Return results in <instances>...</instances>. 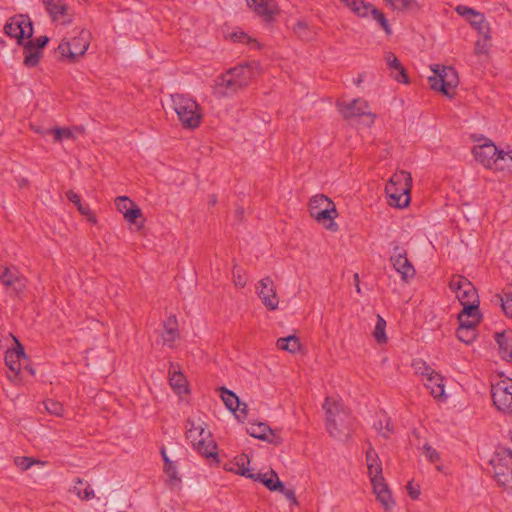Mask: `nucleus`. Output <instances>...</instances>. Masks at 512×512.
I'll return each mask as SVG.
<instances>
[{
    "label": "nucleus",
    "instance_id": "f257e3e1",
    "mask_svg": "<svg viewBox=\"0 0 512 512\" xmlns=\"http://www.w3.org/2000/svg\"><path fill=\"white\" fill-rule=\"evenodd\" d=\"M323 409L329 434L339 440L348 438L353 429L354 419L343 402L336 397H326Z\"/></svg>",
    "mask_w": 512,
    "mask_h": 512
},
{
    "label": "nucleus",
    "instance_id": "f03ea898",
    "mask_svg": "<svg viewBox=\"0 0 512 512\" xmlns=\"http://www.w3.org/2000/svg\"><path fill=\"white\" fill-rule=\"evenodd\" d=\"M366 466L367 474L377 501L386 511L393 509L395 500L383 477L382 461L376 450L371 446L366 451Z\"/></svg>",
    "mask_w": 512,
    "mask_h": 512
},
{
    "label": "nucleus",
    "instance_id": "7ed1b4c3",
    "mask_svg": "<svg viewBox=\"0 0 512 512\" xmlns=\"http://www.w3.org/2000/svg\"><path fill=\"white\" fill-rule=\"evenodd\" d=\"M256 64L239 65L219 76L214 85L218 96H230L246 87L256 76Z\"/></svg>",
    "mask_w": 512,
    "mask_h": 512
},
{
    "label": "nucleus",
    "instance_id": "20e7f679",
    "mask_svg": "<svg viewBox=\"0 0 512 512\" xmlns=\"http://www.w3.org/2000/svg\"><path fill=\"white\" fill-rule=\"evenodd\" d=\"M90 45V33L82 28L73 29L58 45L57 51L63 61L72 63L84 56Z\"/></svg>",
    "mask_w": 512,
    "mask_h": 512
},
{
    "label": "nucleus",
    "instance_id": "39448f33",
    "mask_svg": "<svg viewBox=\"0 0 512 512\" xmlns=\"http://www.w3.org/2000/svg\"><path fill=\"white\" fill-rule=\"evenodd\" d=\"M186 428V437L197 452L207 458L217 455V446L200 418L189 419Z\"/></svg>",
    "mask_w": 512,
    "mask_h": 512
},
{
    "label": "nucleus",
    "instance_id": "423d86ee",
    "mask_svg": "<svg viewBox=\"0 0 512 512\" xmlns=\"http://www.w3.org/2000/svg\"><path fill=\"white\" fill-rule=\"evenodd\" d=\"M172 108L184 128L196 129L202 122V111L196 100L183 95H171Z\"/></svg>",
    "mask_w": 512,
    "mask_h": 512
},
{
    "label": "nucleus",
    "instance_id": "0eeeda50",
    "mask_svg": "<svg viewBox=\"0 0 512 512\" xmlns=\"http://www.w3.org/2000/svg\"><path fill=\"white\" fill-rule=\"evenodd\" d=\"M411 186L412 177L409 172L404 170L395 172L385 186V192L389 197V204L396 208L408 206Z\"/></svg>",
    "mask_w": 512,
    "mask_h": 512
},
{
    "label": "nucleus",
    "instance_id": "6e6552de",
    "mask_svg": "<svg viewBox=\"0 0 512 512\" xmlns=\"http://www.w3.org/2000/svg\"><path fill=\"white\" fill-rule=\"evenodd\" d=\"M493 477L509 492H512V449L499 446L489 460Z\"/></svg>",
    "mask_w": 512,
    "mask_h": 512
},
{
    "label": "nucleus",
    "instance_id": "1a4fd4ad",
    "mask_svg": "<svg viewBox=\"0 0 512 512\" xmlns=\"http://www.w3.org/2000/svg\"><path fill=\"white\" fill-rule=\"evenodd\" d=\"M310 215L326 230L336 232L339 229L335 218L338 216L334 202L323 194L315 195L309 203Z\"/></svg>",
    "mask_w": 512,
    "mask_h": 512
},
{
    "label": "nucleus",
    "instance_id": "9d476101",
    "mask_svg": "<svg viewBox=\"0 0 512 512\" xmlns=\"http://www.w3.org/2000/svg\"><path fill=\"white\" fill-rule=\"evenodd\" d=\"M430 68L433 72V75L428 77L430 87L449 98L453 97L459 84L457 71L451 66H441L439 64H433Z\"/></svg>",
    "mask_w": 512,
    "mask_h": 512
},
{
    "label": "nucleus",
    "instance_id": "9b49d317",
    "mask_svg": "<svg viewBox=\"0 0 512 512\" xmlns=\"http://www.w3.org/2000/svg\"><path fill=\"white\" fill-rule=\"evenodd\" d=\"M415 369L422 376L423 384L429 390L431 396L439 402H445L448 395L445 392L443 376L425 363H416Z\"/></svg>",
    "mask_w": 512,
    "mask_h": 512
},
{
    "label": "nucleus",
    "instance_id": "f8f14e48",
    "mask_svg": "<svg viewBox=\"0 0 512 512\" xmlns=\"http://www.w3.org/2000/svg\"><path fill=\"white\" fill-rule=\"evenodd\" d=\"M449 289L453 292L462 306L479 305L476 288L467 278L454 275L449 281Z\"/></svg>",
    "mask_w": 512,
    "mask_h": 512
},
{
    "label": "nucleus",
    "instance_id": "ddd939ff",
    "mask_svg": "<svg viewBox=\"0 0 512 512\" xmlns=\"http://www.w3.org/2000/svg\"><path fill=\"white\" fill-rule=\"evenodd\" d=\"M246 462L248 463V458L246 455L237 457L235 463L237 469L235 472L262 483L270 491H277V489L283 488V483L280 481L278 475L273 470L264 473L253 474L250 472V469L245 466Z\"/></svg>",
    "mask_w": 512,
    "mask_h": 512
},
{
    "label": "nucleus",
    "instance_id": "4468645a",
    "mask_svg": "<svg viewBox=\"0 0 512 512\" xmlns=\"http://www.w3.org/2000/svg\"><path fill=\"white\" fill-rule=\"evenodd\" d=\"M4 32L22 45L26 39H30L33 35L32 21L26 15H15L6 22Z\"/></svg>",
    "mask_w": 512,
    "mask_h": 512
},
{
    "label": "nucleus",
    "instance_id": "2eb2a0df",
    "mask_svg": "<svg viewBox=\"0 0 512 512\" xmlns=\"http://www.w3.org/2000/svg\"><path fill=\"white\" fill-rule=\"evenodd\" d=\"M338 110L346 118L363 117V122L371 126L375 121V114L369 111V104L366 100L358 98L350 102L338 103Z\"/></svg>",
    "mask_w": 512,
    "mask_h": 512
},
{
    "label": "nucleus",
    "instance_id": "dca6fc26",
    "mask_svg": "<svg viewBox=\"0 0 512 512\" xmlns=\"http://www.w3.org/2000/svg\"><path fill=\"white\" fill-rule=\"evenodd\" d=\"M492 400L502 413H512V379L506 378L492 385Z\"/></svg>",
    "mask_w": 512,
    "mask_h": 512
},
{
    "label": "nucleus",
    "instance_id": "f3484780",
    "mask_svg": "<svg viewBox=\"0 0 512 512\" xmlns=\"http://www.w3.org/2000/svg\"><path fill=\"white\" fill-rule=\"evenodd\" d=\"M390 263L403 282L408 283L415 277L416 270L408 259L405 248L395 245L390 256Z\"/></svg>",
    "mask_w": 512,
    "mask_h": 512
},
{
    "label": "nucleus",
    "instance_id": "a211bd4d",
    "mask_svg": "<svg viewBox=\"0 0 512 512\" xmlns=\"http://www.w3.org/2000/svg\"><path fill=\"white\" fill-rule=\"evenodd\" d=\"M499 151L498 147L491 140L484 138L482 143L473 147L472 154L479 164L493 171Z\"/></svg>",
    "mask_w": 512,
    "mask_h": 512
},
{
    "label": "nucleus",
    "instance_id": "6ab92c4d",
    "mask_svg": "<svg viewBox=\"0 0 512 512\" xmlns=\"http://www.w3.org/2000/svg\"><path fill=\"white\" fill-rule=\"evenodd\" d=\"M0 282L19 295L26 290L28 280L17 267L0 265Z\"/></svg>",
    "mask_w": 512,
    "mask_h": 512
},
{
    "label": "nucleus",
    "instance_id": "aec40b11",
    "mask_svg": "<svg viewBox=\"0 0 512 512\" xmlns=\"http://www.w3.org/2000/svg\"><path fill=\"white\" fill-rule=\"evenodd\" d=\"M256 293L262 304L270 311H275L279 307V296L276 292L274 281L270 277L260 279L255 286Z\"/></svg>",
    "mask_w": 512,
    "mask_h": 512
},
{
    "label": "nucleus",
    "instance_id": "412c9836",
    "mask_svg": "<svg viewBox=\"0 0 512 512\" xmlns=\"http://www.w3.org/2000/svg\"><path fill=\"white\" fill-rule=\"evenodd\" d=\"M46 12L52 22L59 25H68L73 21V16L65 0H42Z\"/></svg>",
    "mask_w": 512,
    "mask_h": 512
},
{
    "label": "nucleus",
    "instance_id": "4be33fe9",
    "mask_svg": "<svg viewBox=\"0 0 512 512\" xmlns=\"http://www.w3.org/2000/svg\"><path fill=\"white\" fill-rule=\"evenodd\" d=\"M220 397L224 402L227 409L234 413L239 421H244L247 418V405L241 404L238 396L232 391L221 387Z\"/></svg>",
    "mask_w": 512,
    "mask_h": 512
},
{
    "label": "nucleus",
    "instance_id": "5701e85b",
    "mask_svg": "<svg viewBox=\"0 0 512 512\" xmlns=\"http://www.w3.org/2000/svg\"><path fill=\"white\" fill-rule=\"evenodd\" d=\"M247 6L265 21H271L278 13V6L274 0H246Z\"/></svg>",
    "mask_w": 512,
    "mask_h": 512
},
{
    "label": "nucleus",
    "instance_id": "b1692460",
    "mask_svg": "<svg viewBox=\"0 0 512 512\" xmlns=\"http://www.w3.org/2000/svg\"><path fill=\"white\" fill-rule=\"evenodd\" d=\"M16 347L9 349L5 354V363L9 370L17 376L21 370V360L25 359L22 345L15 339Z\"/></svg>",
    "mask_w": 512,
    "mask_h": 512
},
{
    "label": "nucleus",
    "instance_id": "393cba45",
    "mask_svg": "<svg viewBox=\"0 0 512 512\" xmlns=\"http://www.w3.org/2000/svg\"><path fill=\"white\" fill-rule=\"evenodd\" d=\"M482 315L479 305L463 306L462 311L458 314L459 325L477 328L481 322Z\"/></svg>",
    "mask_w": 512,
    "mask_h": 512
},
{
    "label": "nucleus",
    "instance_id": "a878e982",
    "mask_svg": "<svg viewBox=\"0 0 512 512\" xmlns=\"http://www.w3.org/2000/svg\"><path fill=\"white\" fill-rule=\"evenodd\" d=\"M385 61L390 69L391 76L399 83L408 84L409 78L406 70L400 61L397 59L395 54L388 52L385 56Z\"/></svg>",
    "mask_w": 512,
    "mask_h": 512
},
{
    "label": "nucleus",
    "instance_id": "bb28decb",
    "mask_svg": "<svg viewBox=\"0 0 512 512\" xmlns=\"http://www.w3.org/2000/svg\"><path fill=\"white\" fill-rule=\"evenodd\" d=\"M169 383L171 388L178 395L188 393V383L184 374L174 365H170Z\"/></svg>",
    "mask_w": 512,
    "mask_h": 512
},
{
    "label": "nucleus",
    "instance_id": "cd10ccee",
    "mask_svg": "<svg viewBox=\"0 0 512 512\" xmlns=\"http://www.w3.org/2000/svg\"><path fill=\"white\" fill-rule=\"evenodd\" d=\"M495 341L501 358L506 361L512 360V333L510 331L497 332Z\"/></svg>",
    "mask_w": 512,
    "mask_h": 512
},
{
    "label": "nucleus",
    "instance_id": "c85d7f7f",
    "mask_svg": "<svg viewBox=\"0 0 512 512\" xmlns=\"http://www.w3.org/2000/svg\"><path fill=\"white\" fill-rule=\"evenodd\" d=\"M178 338V324L176 319L171 317L164 324V330L161 334L162 344L169 348H173Z\"/></svg>",
    "mask_w": 512,
    "mask_h": 512
},
{
    "label": "nucleus",
    "instance_id": "c756f323",
    "mask_svg": "<svg viewBox=\"0 0 512 512\" xmlns=\"http://www.w3.org/2000/svg\"><path fill=\"white\" fill-rule=\"evenodd\" d=\"M160 454L164 462L163 471L165 475L168 477L170 483H179L181 481V478L178 473L177 465L168 457L166 448L164 446L160 448Z\"/></svg>",
    "mask_w": 512,
    "mask_h": 512
},
{
    "label": "nucleus",
    "instance_id": "7c9ffc66",
    "mask_svg": "<svg viewBox=\"0 0 512 512\" xmlns=\"http://www.w3.org/2000/svg\"><path fill=\"white\" fill-rule=\"evenodd\" d=\"M247 432L254 438L272 441L273 432L265 423H251L247 427Z\"/></svg>",
    "mask_w": 512,
    "mask_h": 512
},
{
    "label": "nucleus",
    "instance_id": "2f4dec72",
    "mask_svg": "<svg viewBox=\"0 0 512 512\" xmlns=\"http://www.w3.org/2000/svg\"><path fill=\"white\" fill-rule=\"evenodd\" d=\"M42 57V51L37 47H33L31 41L24 44V65L27 67H35L38 65Z\"/></svg>",
    "mask_w": 512,
    "mask_h": 512
},
{
    "label": "nucleus",
    "instance_id": "473e14b6",
    "mask_svg": "<svg viewBox=\"0 0 512 512\" xmlns=\"http://www.w3.org/2000/svg\"><path fill=\"white\" fill-rule=\"evenodd\" d=\"M372 6L373 5L371 3L366 2L365 0H351L345 5L351 13L359 18H367Z\"/></svg>",
    "mask_w": 512,
    "mask_h": 512
},
{
    "label": "nucleus",
    "instance_id": "72a5a7b5",
    "mask_svg": "<svg viewBox=\"0 0 512 512\" xmlns=\"http://www.w3.org/2000/svg\"><path fill=\"white\" fill-rule=\"evenodd\" d=\"M495 172H507L512 173V150L508 149L500 150L498 159L495 165L494 170Z\"/></svg>",
    "mask_w": 512,
    "mask_h": 512
},
{
    "label": "nucleus",
    "instance_id": "f704fd0d",
    "mask_svg": "<svg viewBox=\"0 0 512 512\" xmlns=\"http://www.w3.org/2000/svg\"><path fill=\"white\" fill-rule=\"evenodd\" d=\"M276 346L280 350L296 353L300 350V341L297 336L289 335L287 337L279 338L276 342Z\"/></svg>",
    "mask_w": 512,
    "mask_h": 512
},
{
    "label": "nucleus",
    "instance_id": "c9c22d12",
    "mask_svg": "<svg viewBox=\"0 0 512 512\" xmlns=\"http://www.w3.org/2000/svg\"><path fill=\"white\" fill-rule=\"evenodd\" d=\"M369 16L372 17V19L379 25V27L385 32L387 36L392 35L393 31L391 25L389 24L388 19L381 10H379L375 6H372V8L369 11Z\"/></svg>",
    "mask_w": 512,
    "mask_h": 512
},
{
    "label": "nucleus",
    "instance_id": "e433bc0d",
    "mask_svg": "<svg viewBox=\"0 0 512 512\" xmlns=\"http://www.w3.org/2000/svg\"><path fill=\"white\" fill-rule=\"evenodd\" d=\"M456 336L459 341L469 345L477 338V328L459 325L456 330Z\"/></svg>",
    "mask_w": 512,
    "mask_h": 512
},
{
    "label": "nucleus",
    "instance_id": "4c0bfd02",
    "mask_svg": "<svg viewBox=\"0 0 512 512\" xmlns=\"http://www.w3.org/2000/svg\"><path fill=\"white\" fill-rule=\"evenodd\" d=\"M373 337L379 344H384L387 342L386 321L380 315H377V320L373 330Z\"/></svg>",
    "mask_w": 512,
    "mask_h": 512
},
{
    "label": "nucleus",
    "instance_id": "58836bf2",
    "mask_svg": "<svg viewBox=\"0 0 512 512\" xmlns=\"http://www.w3.org/2000/svg\"><path fill=\"white\" fill-rule=\"evenodd\" d=\"M395 11H408L418 7L416 0H384Z\"/></svg>",
    "mask_w": 512,
    "mask_h": 512
},
{
    "label": "nucleus",
    "instance_id": "ea45409f",
    "mask_svg": "<svg viewBox=\"0 0 512 512\" xmlns=\"http://www.w3.org/2000/svg\"><path fill=\"white\" fill-rule=\"evenodd\" d=\"M422 454L425 456V458L430 463L435 464L437 471L441 472L443 470L442 465L439 464L441 457H440L439 452L436 449H434L432 446H430L428 444H425L422 447Z\"/></svg>",
    "mask_w": 512,
    "mask_h": 512
},
{
    "label": "nucleus",
    "instance_id": "a19ab883",
    "mask_svg": "<svg viewBox=\"0 0 512 512\" xmlns=\"http://www.w3.org/2000/svg\"><path fill=\"white\" fill-rule=\"evenodd\" d=\"M83 481L81 479H77L76 485L73 488L74 493L82 500H90L95 497L94 490L90 485H86L84 488Z\"/></svg>",
    "mask_w": 512,
    "mask_h": 512
},
{
    "label": "nucleus",
    "instance_id": "79ce46f5",
    "mask_svg": "<svg viewBox=\"0 0 512 512\" xmlns=\"http://www.w3.org/2000/svg\"><path fill=\"white\" fill-rule=\"evenodd\" d=\"M374 428L379 435L384 438H388L393 430L390 425V420L385 415L381 416L375 423Z\"/></svg>",
    "mask_w": 512,
    "mask_h": 512
},
{
    "label": "nucleus",
    "instance_id": "37998d69",
    "mask_svg": "<svg viewBox=\"0 0 512 512\" xmlns=\"http://www.w3.org/2000/svg\"><path fill=\"white\" fill-rule=\"evenodd\" d=\"M74 131L75 130L67 127H56L51 129V135H53L55 142H61L66 139L75 138Z\"/></svg>",
    "mask_w": 512,
    "mask_h": 512
},
{
    "label": "nucleus",
    "instance_id": "c03bdc74",
    "mask_svg": "<svg viewBox=\"0 0 512 512\" xmlns=\"http://www.w3.org/2000/svg\"><path fill=\"white\" fill-rule=\"evenodd\" d=\"M44 407H45L46 411L52 415H55L58 417L63 416V412H64L63 405L56 400L48 399V400L44 401Z\"/></svg>",
    "mask_w": 512,
    "mask_h": 512
},
{
    "label": "nucleus",
    "instance_id": "a18cd8bd",
    "mask_svg": "<svg viewBox=\"0 0 512 512\" xmlns=\"http://www.w3.org/2000/svg\"><path fill=\"white\" fill-rule=\"evenodd\" d=\"M129 224H136L137 220L142 217V211L135 203L129 208L128 212L123 215Z\"/></svg>",
    "mask_w": 512,
    "mask_h": 512
},
{
    "label": "nucleus",
    "instance_id": "49530a36",
    "mask_svg": "<svg viewBox=\"0 0 512 512\" xmlns=\"http://www.w3.org/2000/svg\"><path fill=\"white\" fill-rule=\"evenodd\" d=\"M14 465L22 472L29 470L34 466V458L27 456H17L14 458Z\"/></svg>",
    "mask_w": 512,
    "mask_h": 512
},
{
    "label": "nucleus",
    "instance_id": "de8ad7c7",
    "mask_svg": "<svg viewBox=\"0 0 512 512\" xmlns=\"http://www.w3.org/2000/svg\"><path fill=\"white\" fill-rule=\"evenodd\" d=\"M134 202L127 196H119L115 199V206L119 213L124 215L128 212L129 208L132 207Z\"/></svg>",
    "mask_w": 512,
    "mask_h": 512
},
{
    "label": "nucleus",
    "instance_id": "09e8293b",
    "mask_svg": "<svg viewBox=\"0 0 512 512\" xmlns=\"http://www.w3.org/2000/svg\"><path fill=\"white\" fill-rule=\"evenodd\" d=\"M499 300L504 314L512 319V291L504 293Z\"/></svg>",
    "mask_w": 512,
    "mask_h": 512
},
{
    "label": "nucleus",
    "instance_id": "8fccbe9b",
    "mask_svg": "<svg viewBox=\"0 0 512 512\" xmlns=\"http://www.w3.org/2000/svg\"><path fill=\"white\" fill-rule=\"evenodd\" d=\"M477 21H471V25L478 30V32L484 37L489 34V26L487 22L485 21V18L483 14H479V16L476 17Z\"/></svg>",
    "mask_w": 512,
    "mask_h": 512
},
{
    "label": "nucleus",
    "instance_id": "3c124183",
    "mask_svg": "<svg viewBox=\"0 0 512 512\" xmlns=\"http://www.w3.org/2000/svg\"><path fill=\"white\" fill-rule=\"evenodd\" d=\"M489 41L490 35L482 36V38L478 39L475 43V53L478 55H483L488 53L489 50Z\"/></svg>",
    "mask_w": 512,
    "mask_h": 512
},
{
    "label": "nucleus",
    "instance_id": "603ef678",
    "mask_svg": "<svg viewBox=\"0 0 512 512\" xmlns=\"http://www.w3.org/2000/svg\"><path fill=\"white\" fill-rule=\"evenodd\" d=\"M455 11L460 16L466 18L467 20H470L471 17L476 18L477 16H479V14H481L480 12H478V11L468 7V6H465V5H458V6H456Z\"/></svg>",
    "mask_w": 512,
    "mask_h": 512
},
{
    "label": "nucleus",
    "instance_id": "864d4df0",
    "mask_svg": "<svg viewBox=\"0 0 512 512\" xmlns=\"http://www.w3.org/2000/svg\"><path fill=\"white\" fill-rule=\"evenodd\" d=\"M293 30L302 39L308 40L310 38L307 23L304 21H298Z\"/></svg>",
    "mask_w": 512,
    "mask_h": 512
},
{
    "label": "nucleus",
    "instance_id": "5fc2aeb1",
    "mask_svg": "<svg viewBox=\"0 0 512 512\" xmlns=\"http://www.w3.org/2000/svg\"><path fill=\"white\" fill-rule=\"evenodd\" d=\"M233 282L237 288L245 287L247 279L244 272L240 268H235L233 270Z\"/></svg>",
    "mask_w": 512,
    "mask_h": 512
},
{
    "label": "nucleus",
    "instance_id": "6e6d98bb",
    "mask_svg": "<svg viewBox=\"0 0 512 512\" xmlns=\"http://www.w3.org/2000/svg\"><path fill=\"white\" fill-rule=\"evenodd\" d=\"M278 492L284 495V497L294 506L298 505V500L295 495V491L291 488H286L283 485V488L277 489Z\"/></svg>",
    "mask_w": 512,
    "mask_h": 512
},
{
    "label": "nucleus",
    "instance_id": "4d7b16f0",
    "mask_svg": "<svg viewBox=\"0 0 512 512\" xmlns=\"http://www.w3.org/2000/svg\"><path fill=\"white\" fill-rule=\"evenodd\" d=\"M67 199L72 202L76 207L80 206L82 204L81 197L76 192L69 190L66 192Z\"/></svg>",
    "mask_w": 512,
    "mask_h": 512
},
{
    "label": "nucleus",
    "instance_id": "13d9d810",
    "mask_svg": "<svg viewBox=\"0 0 512 512\" xmlns=\"http://www.w3.org/2000/svg\"><path fill=\"white\" fill-rule=\"evenodd\" d=\"M232 39L236 42H247L250 43L252 40L250 36L245 34L243 31H237L232 34Z\"/></svg>",
    "mask_w": 512,
    "mask_h": 512
},
{
    "label": "nucleus",
    "instance_id": "bf43d9fd",
    "mask_svg": "<svg viewBox=\"0 0 512 512\" xmlns=\"http://www.w3.org/2000/svg\"><path fill=\"white\" fill-rule=\"evenodd\" d=\"M28 41H30V39H28ZM48 41L49 38L47 36H40L35 40H31V42L33 43V47H37L38 49H40V51H42V48L45 47Z\"/></svg>",
    "mask_w": 512,
    "mask_h": 512
},
{
    "label": "nucleus",
    "instance_id": "052dcab7",
    "mask_svg": "<svg viewBox=\"0 0 512 512\" xmlns=\"http://www.w3.org/2000/svg\"><path fill=\"white\" fill-rule=\"evenodd\" d=\"M407 491L409 496L412 499H417L420 495V489L419 487L415 486L412 482H409L407 485Z\"/></svg>",
    "mask_w": 512,
    "mask_h": 512
},
{
    "label": "nucleus",
    "instance_id": "680f3d73",
    "mask_svg": "<svg viewBox=\"0 0 512 512\" xmlns=\"http://www.w3.org/2000/svg\"><path fill=\"white\" fill-rule=\"evenodd\" d=\"M32 129L34 130V132H36L37 134H40L43 137L47 136V135H51V129H44V128L36 127V126H32Z\"/></svg>",
    "mask_w": 512,
    "mask_h": 512
},
{
    "label": "nucleus",
    "instance_id": "e2e57ef3",
    "mask_svg": "<svg viewBox=\"0 0 512 512\" xmlns=\"http://www.w3.org/2000/svg\"><path fill=\"white\" fill-rule=\"evenodd\" d=\"M78 211L80 212V214H82L83 216H88L90 215V213L92 212L91 209L89 208L88 205H84L83 203L77 207Z\"/></svg>",
    "mask_w": 512,
    "mask_h": 512
},
{
    "label": "nucleus",
    "instance_id": "0e129e2a",
    "mask_svg": "<svg viewBox=\"0 0 512 512\" xmlns=\"http://www.w3.org/2000/svg\"><path fill=\"white\" fill-rule=\"evenodd\" d=\"M48 464L47 461H43V460H40V459H35L34 458V465H37V466H40V467H44Z\"/></svg>",
    "mask_w": 512,
    "mask_h": 512
},
{
    "label": "nucleus",
    "instance_id": "69168bd1",
    "mask_svg": "<svg viewBox=\"0 0 512 512\" xmlns=\"http://www.w3.org/2000/svg\"><path fill=\"white\" fill-rule=\"evenodd\" d=\"M87 220L92 224H96L97 222V218L92 212L87 216Z\"/></svg>",
    "mask_w": 512,
    "mask_h": 512
},
{
    "label": "nucleus",
    "instance_id": "338daca9",
    "mask_svg": "<svg viewBox=\"0 0 512 512\" xmlns=\"http://www.w3.org/2000/svg\"><path fill=\"white\" fill-rule=\"evenodd\" d=\"M344 6L349 3L351 0H339Z\"/></svg>",
    "mask_w": 512,
    "mask_h": 512
},
{
    "label": "nucleus",
    "instance_id": "774afa93",
    "mask_svg": "<svg viewBox=\"0 0 512 512\" xmlns=\"http://www.w3.org/2000/svg\"><path fill=\"white\" fill-rule=\"evenodd\" d=\"M468 21L471 23V21H477V18L471 17Z\"/></svg>",
    "mask_w": 512,
    "mask_h": 512
}]
</instances>
